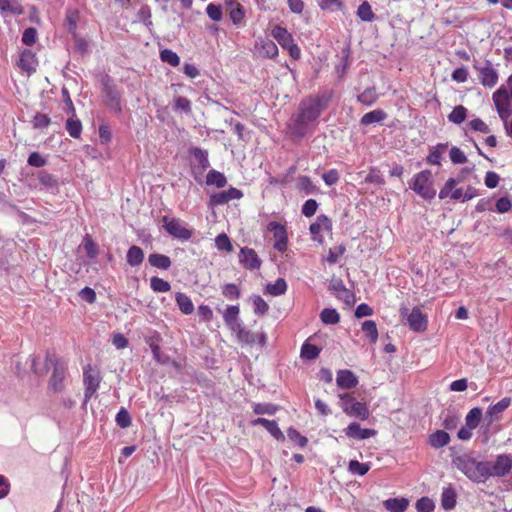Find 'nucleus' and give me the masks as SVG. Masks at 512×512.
Returning <instances> with one entry per match:
<instances>
[{
    "label": "nucleus",
    "mask_w": 512,
    "mask_h": 512,
    "mask_svg": "<svg viewBox=\"0 0 512 512\" xmlns=\"http://www.w3.org/2000/svg\"><path fill=\"white\" fill-rule=\"evenodd\" d=\"M251 424L253 426L261 425L263 426L276 440L284 441L285 436L283 432L278 427V424L275 420H268L265 418H256Z\"/></svg>",
    "instance_id": "obj_21"
},
{
    "label": "nucleus",
    "mask_w": 512,
    "mask_h": 512,
    "mask_svg": "<svg viewBox=\"0 0 512 512\" xmlns=\"http://www.w3.org/2000/svg\"><path fill=\"white\" fill-rule=\"evenodd\" d=\"M148 262L151 266L161 270H168L172 265L170 257L160 253L150 254L148 256Z\"/></svg>",
    "instance_id": "obj_25"
},
{
    "label": "nucleus",
    "mask_w": 512,
    "mask_h": 512,
    "mask_svg": "<svg viewBox=\"0 0 512 512\" xmlns=\"http://www.w3.org/2000/svg\"><path fill=\"white\" fill-rule=\"evenodd\" d=\"M215 245L217 249L220 251H233V245L231 243V240L225 233H221L215 238Z\"/></svg>",
    "instance_id": "obj_51"
},
{
    "label": "nucleus",
    "mask_w": 512,
    "mask_h": 512,
    "mask_svg": "<svg viewBox=\"0 0 512 512\" xmlns=\"http://www.w3.org/2000/svg\"><path fill=\"white\" fill-rule=\"evenodd\" d=\"M467 117V109L462 105L454 107L452 112L448 115V120L454 124H461Z\"/></svg>",
    "instance_id": "obj_45"
},
{
    "label": "nucleus",
    "mask_w": 512,
    "mask_h": 512,
    "mask_svg": "<svg viewBox=\"0 0 512 512\" xmlns=\"http://www.w3.org/2000/svg\"><path fill=\"white\" fill-rule=\"evenodd\" d=\"M387 118V113L382 109H375L364 114L360 120V124L368 126L375 123H380Z\"/></svg>",
    "instance_id": "obj_26"
},
{
    "label": "nucleus",
    "mask_w": 512,
    "mask_h": 512,
    "mask_svg": "<svg viewBox=\"0 0 512 512\" xmlns=\"http://www.w3.org/2000/svg\"><path fill=\"white\" fill-rule=\"evenodd\" d=\"M172 108L185 114L191 113V104L188 98H175L172 102Z\"/></svg>",
    "instance_id": "obj_57"
},
{
    "label": "nucleus",
    "mask_w": 512,
    "mask_h": 512,
    "mask_svg": "<svg viewBox=\"0 0 512 512\" xmlns=\"http://www.w3.org/2000/svg\"><path fill=\"white\" fill-rule=\"evenodd\" d=\"M257 51L260 57L273 58L278 54V47L272 40H264L257 45Z\"/></svg>",
    "instance_id": "obj_29"
},
{
    "label": "nucleus",
    "mask_w": 512,
    "mask_h": 512,
    "mask_svg": "<svg viewBox=\"0 0 512 512\" xmlns=\"http://www.w3.org/2000/svg\"><path fill=\"white\" fill-rule=\"evenodd\" d=\"M162 222L164 224L163 226L165 230L172 237L180 240H189L191 238L192 232L186 227L182 226L179 219L163 216Z\"/></svg>",
    "instance_id": "obj_8"
},
{
    "label": "nucleus",
    "mask_w": 512,
    "mask_h": 512,
    "mask_svg": "<svg viewBox=\"0 0 512 512\" xmlns=\"http://www.w3.org/2000/svg\"><path fill=\"white\" fill-rule=\"evenodd\" d=\"M19 66L22 70L28 73L35 71L36 61L34 54L29 50H25L24 52H22L19 60Z\"/></svg>",
    "instance_id": "obj_37"
},
{
    "label": "nucleus",
    "mask_w": 512,
    "mask_h": 512,
    "mask_svg": "<svg viewBox=\"0 0 512 512\" xmlns=\"http://www.w3.org/2000/svg\"><path fill=\"white\" fill-rule=\"evenodd\" d=\"M222 295L229 300H237L241 296V291L234 283H227L222 287Z\"/></svg>",
    "instance_id": "obj_50"
},
{
    "label": "nucleus",
    "mask_w": 512,
    "mask_h": 512,
    "mask_svg": "<svg viewBox=\"0 0 512 512\" xmlns=\"http://www.w3.org/2000/svg\"><path fill=\"white\" fill-rule=\"evenodd\" d=\"M160 59L163 62L168 63V64H170L173 67H176V66H178L180 64L179 56L175 52L170 50V49L162 50L160 52Z\"/></svg>",
    "instance_id": "obj_55"
},
{
    "label": "nucleus",
    "mask_w": 512,
    "mask_h": 512,
    "mask_svg": "<svg viewBox=\"0 0 512 512\" xmlns=\"http://www.w3.org/2000/svg\"><path fill=\"white\" fill-rule=\"evenodd\" d=\"M362 331L371 343H376L378 340V330L376 322L373 320H366L362 323Z\"/></svg>",
    "instance_id": "obj_42"
},
{
    "label": "nucleus",
    "mask_w": 512,
    "mask_h": 512,
    "mask_svg": "<svg viewBox=\"0 0 512 512\" xmlns=\"http://www.w3.org/2000/svg\"><path fill=\"white\" fill-rule=\"evenodd\" d=\"M277 410L278 406L272 403H257L253 406V412L258 415H274L277 412Z\"/></svg>",
    "instance_id": "obj_52"
},
{
    "label": "nucleus",
    "mask_w": 512,
    "mask_h": 512,
    "mask_svg": "<svg viewBox=\"0 0 512 512\" xmlns=\"http://www.w3.org/2000/svg\"><path fill=\"white\" fill-rule=\"evenodd\" d=\"M330 98H304L298 108V113L294 117V125L297 132L302 134V130L312 121L316 120L322 111L328 107Z\"/></svg>",
    "instance_id": "obj_3"
},
{
    "label": "nucleus",
    "mask_w": 512,
    "mask_h": 512,
    "mask_svg": "<svg viewBox=\"0 0 512 512\" xmlns=\"http://www.w3.org/2000/svg\"><path fill=\"white\" fill-rule=\"evenodd\" d=\"M483 417V411L480 407H474L472 408L468 414L466 415L465 421L466 426L469 429H476Z\"/></svg>",
    "instance_id": "obj_38"
},
{
    "label": "nucleus",
    "mask_w": 512,
    "mask_h": 512,
    "mask_svg": "<svg viewBox=\"0 0 512 512\" xmlns=\"http://www.w3.org/2000/svg\"><path fill=\"white\" fill-rule=\"evenodd\" d=\"M189 153L197 161L198 167L201 168V171H205L210 166L208 152L206 150L199 147H192L190 148Z\"/></svg>",
    "instance_id": "obj_33"
},
{
    "label": "nucleus",
    "mask_w": 512,
    "mask_h": 512,
    "mask_svg": "<svg viewBox=\"0 0 512 512\" xmlns=\"http://www.w3.org/2000/svg\"><path fill=\"white\" fill-rule=\"evenodd\" d=\"M321 229L326 231L332 230V221L326 215L321 214L317 216L316 222L310 225V233L312 235V240L322 244L324 241V237L321 234Z\"/></svg>",
    "instance_id": "obj_15"
},
{
    "label": "nucleus",
    "mask_w": 512,
    "mask_h": 512,
    "mask_svg": "<svg viewBox=\"0 0 512 512\" xmlns=\"http://www.w3.org/2000/svg\"><path fill=\"white\" fill-rule=\"evenodd\" d=\"M448 148V143H439L430 150L426 162L430 165H440L443 152Z\"/></svg>",
    "instance_id": "obj_36"
},
{
    "label": "nucleus",
    "mask_w": 512,
    "mask_h": 512,
    "mask_svg": "<svg viewBox=\"0 0 512 512\" xmlns=\"http://www.w3.org/2000/svg\"><path fill=\"white\" fill-rule=\"evenodd\" d=\"M345 435L352 439L365 440L377 434V431L369 428H362L359 423L352 422L344 429Z\"/></svg>",
    "instance_id": "obj_19"
},
{
    "label": "nucleus",
    "mask_w": 512,
    "mask_h": 512,
    "mask_svg": "<svg viewBox=\"0 0 512 512\" xmlns=\"http://www.w3.org/2000/svg\"><path fill=\"white\" fill-rule=\"evenodd\" d=\"M474 67L479 72V79L484 86L492 87L497 83L498 74L491 62H476Z\"/></svg>",
    "instance_id": "obj_11"
},
{
    "label": "nucleus",
    "mask_w": 512,
    "mask_h": 512,
    "mask_svg": "<svg viewBox=\"0 0 512 512\" xmlns=\"http://www.w3.org/2000/svg\"><path fill=\"white\" fill-rule=\"evenodd\" d=\"M311 339L308 338L302 345L301 347V353H300V356L302 359H306V360H315L319 357V354L321 352V349L314 345V344H311L309 342V340Z\"/></svg>",
    "instance_id": "obj_35"
},
{
    "label": "nucleus",
    "mask_w": 512,
    "mask_h": 512,
    "mask_svg": "<svg viewBox=\"0 0 512 512\" xmlns=\"http://www.w3.org/2000/svg\"><path fill=\"white\" fill-rule=\"evenodd\" d=\"M267 230L272 232L275 238L274 249L281 253L285 252L288 244L286 227L279 222L271 221L267 225Z\"/></svg>",
    "instance_id": "obj_10"
},
{
    "label": "nucleus",
    "mask_w": 512,
    "mask_h": 512,
    "mask_svg": "<svg viewBox=\"0 0 512 512\" xmlns=\"http://www.w3.org/2000/svg\"><path fill=\"white\" fill-rule=\"evenodd\" d=\"M370 469L369 463H360L357 460H350L348 463V471L353 475L364 476Z\"/></svg>",
    "instance_id": "obj_44"
},
{
    "label": "nucleus",
    "mask_w": 512,
    "mask_h": 512,
    "mask_svg": "<svg viewBox=\"0 0 512 512\" xmlns=\"http://www.w3.org/2000/svg\"><path fill=\"white\" fill-rule=\"evenodd\" d=\"M449 442L450 435L444 430H437L429 436V444L436 449L448 445Z\"/></svg>",
    "instance_id": "obj_28"
},
{
    "label": "nucleus",
    "mask_w": 512,
    "mask_h": 512,
    "mask_svg": "<svg viewBox=\"0 0 512 512\" xmlns=\"http://www.w3.org/2000/svg\"><path fill=\"white\" fill-rule=\"evenodd\" d=\"M493 478H504L512 473V454L503 453L490 461Z\"/></svg>",
    "instance_id": "obj_7"
},
{
    "label": "nucleus",
    "mask_w": 512,
    "mask_h": 512,
    "mask_svg": "<svg viewBox=\"0 0 512 512\" xmlns=\"http://www.w3.org/2000/svg\"><path fill=\"white\" fill-rule=\"evenodd\" d=\"M400 315H407V324L410 330L417 333H422L427 330V316L423 314L419 307H414L409 314L408 309L406 307H402L400 309Z\"/></svg>",
    "instance_id": "obj_6"
},
{
    "label": "nucleus",
    "mask_w": 512,
    "mask_h": 512,
    "mask_svg": "<svg viewBox=\"0 0 512 512\" xmlns=\"http://www.w3.org/2000/svg\"><path fill=\"white\" fill-rule=\"evenodd\" d=\"M230 19L235 25H238L242 22L245 12L241 4H237L235 7H232V9L229 12Z\"/></svg>",
    "instance_id": "obj_64"
},
{
    "label": "nucleus",
    "mask_w": 512,
    "mask_h": 512,
    "mask_svg": "<svg viewBox=\"0 0 512 512\" xmlns=\"http://www.w3.org/2000/svg\"><path fill=\"white\" fill-rule=\"evenodd\" d=\"M175 300L179 310L185 314L190 315L194 312V304L189 296L185 293L177 292L175 294Z\"/></svg>",
    "instance_id": "obj_27"
},
{
    "label": "nucleus",
    "mask_w": 512,
    "mask_h": 512,
    "mask_svg": "<svg viewBox=\"0 0 512 512\" xmlns=\"http://www.w3.org/2000/svg\"><path fill=\"white\" fill-rule=\"evenodd\" d=\"M435 509V504L432 499L429 497H421L416 502V510L417 512H433Z\"/></svg>",
    "instance_id": "obj_59"
},
{
    "label": "nucleus",
    "mask_w": 512,
    "mask_h": 512,
    "mask_svg": "<svg viewBox=\"0 0 512 512\" xmlns=\"http://www.w3.org/2000/svg\"><path fill=\"white\" fill-rule=\"evenodd\" d=\"M145 343L150 347L153 358L159 363H166L167 356L161 353L160 342L162 337L157 331H153L150 335L144 337Z\"/></svg>",
    "instance_id": "obj_18"
},
{
    "label": "nucleus",
    "mask_w": 512,
    "mask_h": 512,
    "mask_svg": "<svg viewBox=\"0 0 512 512\" xmlns=\"http://www.w3.org/2000/svg\"><path fill=\"white\" fill-rule=\"evenodd\" d=\"M409 505L406 498H389L384 501V507L390 512H404Z\"/></svg>",
    "instance_id": "obj_31"
},
{
    "label": "nucleus",
    "mask_w": 512,
    "mask_h": 512,
    "mask_svg": "<svg viewBox=\"0 0 512 512\" xmlns=\"http://www.w3.org/2000/svg\"><path fill=\"white\" fill-rule=\"evenodd\" d=\"M243 197V192L237 188L230 187L228 190L213 193L209 198L210 206H218L228 203L233 199H240Z\"/></svg>",
    "instance_id": "obj_16"
},
{
    "label": "nucleus",
    "mask_w": 512,
    "mask_h": 512,
    "mask_svg": "<svg viewBox=\"0 0 512 512\" xmlns=\"http://www.w3.org/2000/svg\"><path fill=\"white\" fill-rule=\"evenodd\" d=\"M459 422L460 417L452 411L448 410L444 416L442 425L446 430H454L458 426Z\"/></svg>",
    "instance_id": "obj_54"
},
{
    "label": "nucleus",
    "mask_w": 512,
    "mask_h": 512,
    "mask_svg": "<svg viewBox=\"0 0 512 512\" xmlns=\"http://www.w3.org/2000/svg\"><path fill=\"white\" fill-rule=\"evenodd\" d=\"M328 289L337 299L343 301L347 306L352 307L355 304L356 297L354 292L347 289L341 279H332Z\"/></svg>",
    "instance_id": "obj_9"
},
{
    "label": "nucleus",
    "mask_w": 512,
    "mask_h": 512,
    "mask_svg": "<svg viewBox=\"0 0 512 512\" xmlns=\"http://www.w3.org/2000/svg\"><path fill=\"white\" fill-rule=\"evenodd\" d=\"M462 181V178L459 177L458 179H454V178H449L446 183L444 184L443 188L440 190L439 192V198L440 199H445L447 198L448 196L451 195L453 189L455 188V186L457 185V183L461 182Z\"/></svg>",
    "instance_id": "obj_58"
},
{
    "label": "nucleus",
    "mask_w": 512,
    "mask_h": 512,
    "mask_svg": "<svg viewBox=\"0 0 512 512\" xmlns=\"http://www.w3.org/2000/svg\"><path fill=\"white\" fill-rule=\"evenodd\" d=\"M0 10L3 13H11L16 15L23 13V9L18 0H0Z\"/></svg>",
    "instance_id": "obj_41"
},
{
    "label": "nucleus",
    "mask_w": 512,
    "mask_h": 512,
    "mask_svg": "<svg viewBox=\"0 0 512 512\" xmlns=\"http://www.w3.org/2000/svg\"><path fill=\"white\" fill-rule=\"evenodd\" d=\"M287 437L301 448L306 447V445L308 444L307 437L301 435L299 431L294 427H289L287 429Z\"/></svg>",
    "instance_id": "obj_48"
},
{
    "label": "nucleus",
    "mask_w": 512,
    "mask_h": 512,
    "mask_svg": "<svg viewBox=\"0 0 512 512\" xmlns=\"http://www.w3.org/2000/svg\"><path fill=\"white\" fill-rule=\"evenodd\" d=\"M457 494L452 485L443 488L441 494V505L444 510H451L456 506Z\"/></svg>",
    "instance_id": "obj_22"
},
{
    "label": "nucleus",
    "mask_w": 512,
    "mask_h": 512,
    "mask_svg": "<svg viewBox=\"0 0 512 512\" xmlns=\"http://www.w3.org/2000/svg\"><path fill=\"white\" fill-rule=\"evenodd\" d=\"M450 159L453 164H463L467 162V157L464 152L456 146L450 149Z\"/></svg>",
    "instance_id": "obj_63"
},
{
    "label": "nucleus",
    "mask_w": 512,
    "mask_h": 512,
    "mask_svg": "<svg viewBox=\"0 0 512 512\" xmlns=\"http://www.w3.org/2000/svg\"><path fill=\"white\" fill-rule=\"evenodd\" d=\"M497 112L502 120H506L512 114L510 98H493Z\"/></svg>",
    "instance_id": "obj_32"
},
{
    "label": "nucleus",
    "mask_w": 512,
    "mask_h": 512,
    "mask_svg": "<svg viewBox=\"0 0 512 512\" xmlns=\"http://www.w3.org/2000/svg\"><path fill=\"white\" fill-rule=\"evenodd\" d=\"M239 306L238 305H229L225 312L223 313V318L226 325H231L239 318Z\"/></svg>",
    "instance_id": "obj_56"
},
{
    "label": "nucleus",
    "mask_w": 512,
    "mask_h": 512,
    "mask_svg": "<svg viewBox=\"0 0 512 512\" xmlns=\"http://www.w3.org/2000/svg\"><path fill=\"white\" fill-rule=\"evenodd\" d=\"M240 264L248 270H258L262 265V260L259 258L256 251L249 247H243L239 252Z\"/></svg>",
    "instance_id": "obj_13"
},
{
    "label": "nucleus",
    "mask_w": 512,
    "mask_h": 512,
    "mask_svg": "<svg viewBox=\"0 0 512 512\" xmlns=\"http://www.w3.org/2000/svg\"><path fill=\"white\" fill-rule=\"evenodd\" d=\"M36 176L41 190H45L51 194H57L59 192V179L56 175L43 169L39 170Z\"/></svg>",
    "instance_id": "obj_14"
},
{
    "label": "nucleus",
    "mask_w": 512,
    "mask_h": 512,
    "mask_svg": "<svg viewBox=\"0 0 512 512\" xmlns=\"http://www.w3.org/2000/svg\"><path fill=\"white\" fill-rule=\"evenodd\" d=\"M206 184L211 186L215 185L218 188H223L227 184L225 175L217 170H210L206 176Z\"/></svg>",
    "instance_id": "obj_39"
},
{
    "label": "nucleus",
    "mask_w": 512,
    "mask_h": 512,
    "mask_svg": "<svg viewBox=\"0 0 512 512\" xmlns=\"http://www.w3.org/2000/svg\"><path fill=\"white\" fill-rule=\"evenodd\" d=\"M452 462L475 483H482L492 477L490 461H477L468 455H461L454 457Z\"/></svg>",
    "instance_id": "obj_2"
},
{
    "label": "nucleus",
    "mask_w": 512,
    "mask_h": 512,
    "mask_svg": "<svg viewBox=\"0 0 512 512\" xmlns=\"http://www.w3.org/2000/svg\"><path fill=\"white\" fill-rule=\"evenodd\" d=\"M297 188L306 195L318 194L319 188L312 182L311 178L306 175L299 176Z\"/></svg>",
    "instance_id": "obj_34"
},
{
    "label": "nucleus",
    "mask_w": 512,
    "mask_h": 512,
    "mask_svg": "<svg viewBox=\"0 0 512 512\" xmlns=\"http://www.w3.org/2000/svg\"><path fill=\"white\" fill-rule=\"evenodd\" d=\"M52 370L48 380L47 389L53 393H61L65 389V380L68 376V363L56 353L47 352L45 355L44 372Z\"/></svg>",
    "instance_id": "obj_1"
},
{
    "label": "nucleus",
    "mask_w": 512,
    "mask_h": 512,
    "mask_svg": "<svg viewBox=\"0 0 512 512\" xmlns=\"http://www.w3.org/2000/svg\"><path fill=\"white\" fill-rule=\"evenodd\" d=\"M410 188L425 200H432L436 190L432 186V172L425 169L414 176Z\"/></svg>",
    "instance_id": "obj_4"
},
{
    "label": "nucleus",
    "mask_w": 512,
    "mask_h": 512,
    "mask_svg": "<svg viewBox=\"0 0 512 512\" xmlns=\"http://www.w3.org/2000/svg\"><path fill=\"white\" fill-rule=\"evenodd\" d=\"M336 383L340 389L349 390L355 388L359 381L354 372L348 369H343L337 372Z\"/></svg>",
    "instance_id": "obj_20"
},
{
    "label": "nucleus",
    "mask_w": 512,
    "mask_h": 512,
    "mask_svg": "<svg viewBox=\"0 0 512 512\" xmlns=\"http://www.w3.org/2000/svg\"><path fill=\"white\" fill-rule=\"evenodd\" d=\"M287 290V283L284 278H278L275 283L267 284L266 286V293L273 295V296H279L286 292Z\"/></svg>",
    "instance_id": "obj_43"
},
{
    "label": "nucleus",
    "mask_w": 512,
    "mask_h": 512,
    "mask_svg": "<svg viewBox=\"0 0 512 512\" xmlns=\"http://www.w3.org/2000/svg\"><path fill=\"white\" fill-rule=\"evenodd\" d=\"M115 421L120 428H128L132 424L131 416L124 407H121L116 414Z\"/></svg>",
    "instance_id": "obj_53"
},
{
    "label": "nucleus",
    "mask_w": 512,
    "mask_h": 512,
    "mask_svg": "<svg viewBox=\"0 0 512 512\" xmlns=\"http://www.w3.org/2000/svg\"><path fill=\"white\" fill-rule=\"evenodd\" d=\"M357 16L365 22L374 20L375 15L372 11L370 4L367 1L362 2L357 9Z\"/></svg>",
    "instance_id": "obj_46"
},
{
    "label": "nucleus",
    "mask_w": 512,
    "mask_h": 512,
    "mask_svg": "<svg viewBox=\"0 0 512 512\" xmlns=\"http://www.w3.org/2000/svg\"><path fill=\"white\" fill-rule=\"evenodd\" d=\"M348 416H352L358 418L362 421L367 420L370 416L369 409L366 403L363 402H355L349 407V410L346 413Z\"/></svg>",
    "instance_id": "obj_23"
},
{
    "label": "nucleus",
    "mask_w": 512,
    "mask_h": 512,
    "mask_svg": "<svg viewBox=\"0 0 512 512\" xmlns=\"http://www.w3.org/2000/svg\"><path fill=\"white\" fill-rule=\"evenodd\" d=\"M512 399L504 397L496 404L490 405L484 416V420L488 422H495L500 420L502 413L511 405Z\"/></svg>",
    "instance_id": "obj_17"
},
{
    "label": "nucleus",
    "mask_w": 512,
    "mask_h": 512,
    "mask_svg": "<svg viewBox=\"0 0 512 512\" xmlns=\"http://www.w3.org/2000/svg\"><path fill=\"white\" fill-rule=\"evenodd\" d=\"M51 123L50 118L46 114L36 113L33 117L32 124L35 129L47 128Z\"/></svg>",
    "instance_id": "obj_61"
},
{
    "label": "nucleus",
    "mask_w": 512,
    "mask_h": 512,
    "mask_svg": "<svg viewBox=\"0 0 512 512\" xmlns=\"http://www.w3.org/2000/svg\"><path fill=\"white\" fill-rule=\"evenodd\" d=\"M127 263L132 267H137L144 261V251L141 247L132 245L126 254Z\"/></svg>",
    "instance_id": "obj_24"
},
{
    "label": "nucleus",
    "mask_w": 512,
    "mask_h": 512,
    "mask_svg": "<svg viewBox=\"0 0 512 512\" xmlns=\"http://www.w3.org/2000/svg\"><path fill=\"white\" fill-rule=\"evenodd\" d=\"M65 105L68 112L71 114L66 121L65 128L69 135L75 139L79 138L82 132L81 121L76 117L75 108L73 106L72 98H65Z\"/></svg>",
    "instance_id": "obj_12"
},
{
    "label": "nucleus",
    "mask_w": 512,
    "mask_h": 512,
    "mask_svg": "<svg viewBox=\"0 0 512 512\" xmlns=\"http://www.w3.org/2000/svg\"><path fill=\"white\" fill-rule=\"evenodd\" d=\"M27 164L32 167L41 168L47 164V159L39 152L34 151L29 154Z\"/></svg>",
    "instance_id": "obj_60"
},
{
    "label": "nucleus",
    "mask_w": 512,
    "mask_h": 512,
    "mask_svg": "<svg viewBox=\"0 0 512 512\" xmlns=\"http://www.w3.org/2000/svg\"><path fill=\"white\" fill-rule=\"evenodd\" d=\"M150 287L154 292L161 293L168 292L171 289V285L168 281L156 276L150 279Z\"/></svg>",
    "instance_id": "obj_49"
},
{
    "label": "nucleus",
    "mask_w": 512,
    "mask_h": 512,
    "mask_svg": "<svg viewBox=\"0 0 512 512\" xmlns=\"http://www.w3.org/2000/svg\"><path fill=\"white\" fill-rule=\"evenodd\" d=\"M101 380L102 378L97 368H93L90 364L84 367L83 383L85 389L83 405H86L92 396L96 393L100 386Z\"/></svg>",
    "instance_id": "obj_5"
},
{
    "label": "nucleus",
    "mask_w": 512,
    "mask_h": 512,
    "mask_svg": "<svg viewBox=\"0 0 512 512\" xmlns=\"http://www.w3.org/2000/svg\"><path fill=\"white\" fill-rule=\"evenodd\" d=\"M320 319L326 325H334L340 322V315L334 308H325L320 313Z\"/></svg>",
    "instance_id": "obj_40"
},
{
    "label": "nucleus",
    "mask_w": 512,
    "mask_h": 512,
    "mask_svg": "<svg viewBox=\"0 0 512 512\" xmlns=\"http://www.w3.org/2000/svg\"><path fill=\"white\" fill-rule=\"evenodd\" d=\"M272 35L283 48L294 42L292 35L285 28L278 25L273 28Z\"/></svg>",
    "instance_id": "obj_30"
},
{
    "label": "nucleus",
    "mask_w": 512,
    "mask_h": 512,
    "mask_svg": "<svg viewBox=\"0 0 512 512\" xmlns=\"http://www.w3.org/2000/svg\"><path fill=\"white\" fill-rule=\"evenodd\" d=\"M251 300L253 303V310L255 314L263 316L268 312L269 306L260 295H253L251 297Z\"/></svg>",
    "instance_id": "obj_47"
},
{
    "label": "nucleus",
    "mask_w": 512,
    "mask_h": 512,
    "mask_svg": "<svg viewBox=\"0 0 512 512\" xmlns=\"http://www.w3.org/2000/svg\"><path fill=\"white\" fill-rule=\"evenodd\" d=\"M318 206L319 204L315 199H308L303 204L301 212L306 217H312L316 213Z\"/></svg>",
    "instance_id": "obj_62"
}]
</instances>
